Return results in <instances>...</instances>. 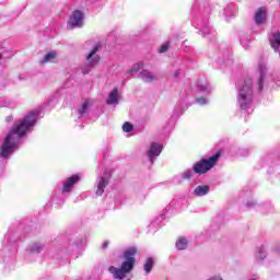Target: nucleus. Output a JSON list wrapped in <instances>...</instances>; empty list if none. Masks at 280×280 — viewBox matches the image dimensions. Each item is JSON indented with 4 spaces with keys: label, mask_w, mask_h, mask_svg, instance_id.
Listing matches in <instances>:
<instances>
[{
    "label": "nucleus",
    "mask_w": 280,
    "mask_h": 280,
    "mask_svg": "<svg viewBox=\"0 0 280 280\" xmlns=\"http://www.w3.org/2000/svg\"><path fill=\"white\" fill-rule=\"evenodd\" d=\"M36 124V114L30 113L18 125H14L9 135L4 139L1 147L0 156L8 159L10 152L16 148V141L21 137H25V133Z\"/></svg>",
    "instance_id": "nucleus-1"
},
{
    "label": "nucleus",
    "mask_w": 280,
    "mask_h": 280,
    "mask_svg": "<svg viewBox=\"0 0 280 280\" xmlns=\"http://www.w3.org/2000/svg\"><path fill=\"white\" fill-rule=\"evenodd\" d=\"M137 255H141V252L137 247H129L127 248L122 257L125 261L121 262L120 268H116L115 266H110L108 271L113 275L114 279H126V276L135 269V264L137 259Z\"/></svg>",
    "instance_id": "nucleus-2"
},
{
    "label": "nucleus",
    "mask_w": 280,
    "mask_h": 280,
    "mask_svg": "<svg viewBox=\"0 0 280 280\" xmlns=\"http://www.w3.org/2000/svg\"><path fill=\"white\" fill-rule=\"evenodd\" d=\"M237 102L242 110L250 108L253 104V80L246 79L243 86L238 91Z\"/></svg>",
    "instance_id": "nucleus-3"
},
{
    "label": "nucleus",
    "mask_w": 280,
    "mask_h": 280,
    "mask_svg": "<svg viewBox=\"0 0 280 280\" xmlns=\"http://www.w3.org/2000/svg\"><path fill=\"white\" fill-rule=\"evenodd\" d=\"M220 156H222V152L219 151L208 160H201L197 162L194 165L195 174H207L209 170H212V167H215V165H218V161L220 160Z\"/></svg>",
    "instance_id": "nucleus-4"
},
{
    "label": "nucleus",
    "mask_w": 280,
    "mask_h": 280,
    "mask_svg": "<svg viewBox=\"0 0 280 280\" xmlns=\"http://www.w3.org/2000/svg\"><path fill=\"white\" fill-rule=\"evenodd\" d=\"M82 21H84V13L80 10H75L70 15L68 22V30H75V27H82Z\"/></svg>",
    "instance_id": "nucleus-5"
},
{
    "label": "nucleus",
    "mask_w": 280,
    "mask_h": 280,
    "mask_svg": "<svg viewBox=\"0 0 280 280\" xmlns=\"http://www.w3.org/2000/svg\"><path fill=\"white\" fill-rule=\"evenodd\" d=\"M100 49H102V44H96L92 51H90V54L88 55L86 60L90 67H95L100 65V61L102 60V58L97 55V51H100Z\"/></svg>",
    "instance_id": "nucleus-6"
},
{
    "label": "nucleus",
    "mask_w": 280,
    "mask_h": 280,
    "mask_svg": "<svg viewBox=\"0 0 280 280\" xmlns=\"http://www.w3.org/2000/svg\"><path fill=\"white\" fill-rule=\"evenodd\" d=\"M80 183V175L74 174L66 179L62 186V194H70V191Z\"/></svg>",
    "instance_id": "nucleus-7"
},
{
    "label": "nucleus",
    "mask_w": 280,
    "mask_h": 280,
    "mask_svg": "<svg viewBox=\"0 0 280 280\" xmlns=\"http://www.w3.org/2000/svg\"><path fill=\"white\" fill-rule=\"evenodd\" d=\"M161 152H163V145L156 142L151 143L150 150L148 151L150 161H154V156H159Z\"/></svg>",
    "instance_id": "nucleus-8"
},
{
    "label": "nucleus",
    "mask_w": 280,
    "mask_h": 280,
    "mask_svg": "<svg viewBox=\"0 0 280 280\" xmlns=\"http://www.w3.org/2000/svg\"><path fill=\"white\" fill-rule=\"evenodd\" d=\"M106 104H108L109 106H113V104H119V90L117 88H114L109 92Z\"/></svg>",
    "instance_id": "nucleus-9"
},
{
    "label": "nucleus",
    "mask_w": 280,
    "mask_h": 280,
    "mask_svg": "<svg viewBox=\"0 0 280 280\" xmlns=\"http://www.w3.org/2000/svg\"><path fill=\"white\" fill-rule=\"evenodd\" d=\"M266 16H267V11L266 8L260 7L255 14V23L256 25H261V23H264V21H266Z\"/></svg>",
    "instance_id": "nucleus-10"
},
{
    "label": "nucleus",
    "mask_w": 280,
    "mask_h": 280,
    "mask_svg": "<svg viewBox=\"0 0 280 280\" xmlns=\"http://www.w3.org/2000/svg\"><path fill=\"white\" fill-rule=\"evenodd\" d=\"M270 45L275 51H279L280 46V33H273L272 38L270 39Z\"/></svg>",
    "instance_id": "nucleus-11"
},
{
    "label": "nucleus",
    "mask_w": 280,
    "mask_h": 280,
    "mask_svg": "<svg viewBox=\"0 0 280 280\" xmlns=\"http://www.w3.org/2000/svg\"><path fill=\"white\" fill-rule=\"evenodd\" d=\"M108 185V179L105 177H101V180L97 185L96 196H103L104 189H106V186Z\"/></svg>",
    "instance_id": "nucleus-12"
},
{
    "label": "nucleus",
    "mask_w": 280,
    "mask_h": 280,
    "mask_svg": "<svg viewBox=\"0 0 280 280\" xmlns=\"http://www.w3.org/2000/svg\"><path fill=\"white\" fill-rule=\"evenodd\" d=\"M140 78L144 81V82H154V80H156V77L154 74H152V72L148 71V70H143L140 73Z\"/></svg>",
    "instance_id": "nucleus-13"
},
{
    "label": "nucleus",
    "mask_w": 280,
    "mask_h": 280,
    "mask_svg": "<svg viewBox=\"0 0 280 280\" xmlns=\"http://www.w3.org/2000/svg\"><path fill=\"white\" fill-rule=\"evenodd\" d=\"M56 51H50L44 56V58L40 60V65H47V62H51V60H56L57 58Z\"/></svg>",
    "instance_id": "nucleus-14"
},
{
    "label": "nucleus",
    "mask_w": 280,
    "mask_h": 280,
    "mask_svg": "<svg viewBox=\"0 0 280 280\" xmlns=\"http://www.w3.org/2000/svg\"><path fill=\"white\" fill-rule=\"evenodd\" d=\"M188 242H187V238L180 236L177 242H176V248L177 250H185L188 246Z\"/></svg>",
    "instance_id": "nucleus-15"
},
{
    "label": "nucleus",
    "mask_w": 280,
    "mask_h": 280,
    "mask_svg": "<svg viewBox=\"0 0 280 280\" xmlns=\"http://www.w3.org/2000/svg\"><path fill=\"white\" fill-rule=\"evenodd\" d=\"M195 196H207L209 194V186H198L195 191Z\"/></svg>",
    "instance_id": "nucleus-16"
},
{
    "label": "nucleus",
    "mask_w": 280,
    "mask_h": 280,
    "mask_svg": "<svg viewBox=\"0 0 280 280\" xmlns=\"http://www.w3.org/2000/svg\"><path fill=\"white\" fill-rule=\"evenodd\" d=\"M154 267V260L152 258H148L144 264V271L147 275H150L152 272V268Z\"/></svg>",
    "instance_id": "nucleus-17"
},
{
    "label": "nucleus",
    "mask_w": 280,
    "mask_h": 280,
    "mask_svg": "<svg viewBox=\"0 0 280 280\" xmlns=\"http://www.w3.org/2000/svg\"><path fill=\"white\" fill-rule=\"evenodd\" d=\"M142 68H143V62H138L133 65L127 73H137L138 71H141Z\"/></svg>",
    "instance_id": "nucleus-18"
},
{
    "label": "nucleus",
    "mask_w": 280,
    "mask_h": 280,
    "mask_svg": "<svg viewBox=\"0 0 280 280\" xmlns=\"http://www.w3.org/2000/svg\"><path fill=\"white\" fill-rule=\"evenodd\" d=\"M122 130L124 132H132V130H135V126H132V124L127 121L122 125Z\"/></svg>",
    "instance_id": "nucleus-19"
},
{
    "label": "nucleus",
    "mask_w": 280,
    "mask_h": 280,
    "mask_svg": "<svg viewBox=\"0 0 280 280\" xmlns=\"http://www.w3.org/2000/svg\"><path fill=\"white\" fill-rule=\"evenodd\" d=\"M43 250V246L38 243H33L31 246V253H40Z\"/></svg>",
    "instance_id": "nucleus-20"
},
{
    "label": "nucleus",
    "mask_w": 280,
    "mask_h": 280,
    "mask_svg": "<svg viewBox=\"0 0 280 280\" xmlns=\"http://www.w3.org/2000/svg\"><path fill=\"white\" fill-rule=\"evenodd\" d=\"M265 75L260 74L259 79H258V91H264V80H265Z\"/></svg>",
    "instance_id": "nucleus-21"
},
{
    "label": "nucleus",
    "mask_w": 280,
    "mask_h": 280,
    "mask_svg": "<svg viewBox=\"0 0 280 280\" xmlns=\"http://www.w3.org/2000/svg\"><path fill=\"white\" fill-rule=\"evenodd\" d=\"M184 180H191V171H186L183 173Z\"/></svg>",
    "instance_id": "nucleus-22"
},
{
    "label": "nucleus",
    "mask_w": 280,
    "mask_h": 280,
    "mask_svg": "<svg viewBox=\"0 0 280 280\" xmlns=\"http://www.w3.org/2000/svg\"><path fill=\"white\" fill-rule=\"evenodd\" d=\"M86 108H89L88 102L83 103L82 108L79 109V114L84 115V113H86Z\"/></svg>",
    "instance_id": "nucleus-23"
},
{
    "label": "nucleus",
    "mask_w": 280,
    "mask_h": 280,
    "mask_svg": "<svg viewBox=\"0 0 280 280\" xmlns=\"http://www.w3.org/2000/svg\"><path fill=\"white\" fill-rule=\"evenodd\" d=\"M167 49H170V44H163L160 47L159 51H160V54H165V51H167Z\"/></svg>",
    "instance_id": "nucleus-24"
},
{
    "label": "nucleus",
    "mask_w": 280,
    "mask_h": 280,
    "mask_svg": "<svg viewBox=\"0 0 280 280\" xmlns=\"http://www.w3.org/2000/svg\"><path fill=\"white\" fill-rule=\"evenodd\" d=\"M198 102H201V104H207V101L205 98H198Z\"/></svg>",
    "instance_id": "nucleus-25"
},
{
    "label": "nucleus",
    "mask_w": 280,
    "mask_h": 280,
    "mask_svg": "<svg viewBox=\"0 0 280 280\" xmlns=\"http://www.w3.org/2000/svg\"><path fill=\"white\" fill-rule=\"evenodd\" d=\"M103 248H108V242L103 243Z\"/></svg>",
    "instance_id": "nucleus-26"
},
{
    "label": "nucleus",
    "mask_w": 280,
    "mask_h": 280,
    "mask_svg": "<svg viewBox=\"0 0 280 280\" xmlns=\"http://www.w3.org/2000/svg\"><path fill=\"white\" fill-rule=\"evenodd\" d=\"M8 121H12V116H10V117L8 118Z\"/></svg>",
    "instance_id": "nucleus-27"
},
{
    "label": "nucleus",
    "mask_w": 280,
    "mask_h": 280,
    "mask_svg": "<svg viewBox=\"0 0 280 280\" xmlns=\"http://www.w3.org/2000/svg\"><path fill=\"white\" fill-rule=\"evenodd\" d=\"M249 280H257V279L254 278V279H249Z\"/></svg>",
    "instance_id": "nucleus-28"
},
{
    "label": "nucleus",
    "mask_w": 280,
    "mask_h": 280,
    "mask_svg": "<svg viewBox=\"0 0 280 280\" xmlns=\"http://www.w3.org/2000/svg\"><path fill=\"white\" fill-rule=\"evenodd\" d=\"M1 56H2V55H1V52H0V58H1Z\"/></svg>",
    "instance_id": "nucleus-29"
}]
</instances>
